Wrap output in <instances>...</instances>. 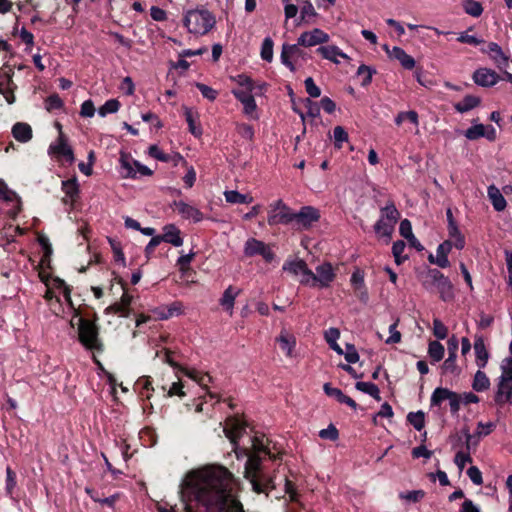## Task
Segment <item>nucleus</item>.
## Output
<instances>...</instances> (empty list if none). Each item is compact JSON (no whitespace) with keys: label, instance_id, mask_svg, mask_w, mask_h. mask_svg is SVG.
Returning <instances> with one entry per match:
<instances>
[{"label":"nucleus","instance_id":"58836bf2","mask_svg":"<svg viewBox=\"0 0 512 512\" xmlns=\"http://www.w3.org/2000/svg\"><path fill=\"white\" fill-rule=\"evenodd\" d=\"M501 374L499 380L512 383V357H506L500 364Z\"/></svg>","mask_w":512,"mask_h":512},{"label":"nucleus","instance_id":"13d9d810","mask_svg":"<svg viewBox=\"0 0 512 512\" xmlns=\"http://www.w3.org/2000/svg\"><path fill=\"white\" fill-rule=\"evenodd\" d=\"M374 73H375V70L366 65H361L357 70V74L359 76H363V80H362L363 86H367L368 84L371 83L372 76Z\"/></svg>","mask_w":512,"mask_h":512},{"label":"nucleus","instance_id":"6e6d98bb","mask_svg":"<svg viewBox=\"0 0 512 512\" xmlns=\"http://www.w3.org/2000/svg\"><path fill=\"white\" fill-rule=\"evenodd\" d=\"M433 334L438 339H445L448 335L447 327L438 319L433 320Z\"/></svg>","mask_w":512,"mask_h":512},{"label":"nucleus","instance_id":"5fc2aeb1","mask_svg":"<svg viewBox=\"0 0 512 512\" xmlns=\"http://www.w3.org/2000/svg\"><path fill=\"white\" fill-rule=\"evenodd\" d=\"M457 41L460 43H466V44H470L473 46H478V45L484 43L483 39H480L474 35L468 34V31L459 33V35L457 37Z\"/></svg>","mask_w":512,"mask_h":512},{"label":"nucleus","instance_id":"393cba45","mask_svg":"<svg viewBox=\"0 0 512 512\" xmlns=\"http://www.w3.org/2000/svg\"><path fill=\"white\" fill-rule=\"evenodd\" d=\"M477 445V441L473 442V436L469 433L466 434V451H458L454 458V463L458 467L460 471H462L467 463L472 462V457L470 456V447L471 445Z\"/></svg>","mask_w":512,"mask_h":512},{"label":"nucleus","instance_id":"0e129e2a","mask_svg":"<svg viewBox=\"0 0 512 512\" xmlns=\"http://www.w3.org/2000/svg\"><path fill=\"white\" fill-rule=\"evenodd\" d=\"M196 87L199 89L202 96L210 101H214L218 95V92L216 90L205 84L197 83Z\"/></svg>","mask_w":512,"mask_h":512},{"label":"nucleus","instance_id":"e2e57ef3","mask_svg":"<svg viewBox=\"0 0 512 512\" xmlns=\"http://www.w3.org/2000/svg\"><path fill=\"white\" fill-rule=\"evenodd\" d=\"M234 80L239 85L238 89L255 90L256 88L252 79L244 74L238 75Z\"/></svg>","mask_w":512,"mask_h":512},{"label":"nucleus","instance_id":"5701e85b","mask_svg":"<svg viewBox=\"0 0 512 512\" xmlns=\"http://www.w3.org/2000/svg\"><path fill=\"white\" fill-rule=\"evenodd\" d=\"M241 293V289L235 286H228L222 294V297L219 300V304L222 308L229 313V315L233 314L234 304L236 298Z\"/></svg>","mask_w":512,"mask_h":512},{"label":"nucleus","instance_id":"3c124183","mask_svg":"<svg viewBox=\"0 0 512 512\" xmlns=\"http://www.w3.org/2000/svg\"><path fill=\"white\" fill-rule=\"evenodd\" d=\"M261 57L263 60L268 62L273 59V41L269 37L265 38L262 43Z\"/></svg>","mask_w":512,"mask_h":512},{"label":"nucleus","instance_id":"72a5a7b5","mask_svg":"<svg viewBox=\"0 0 512 512\" xmlns=\"http://www.w3.org/2000/svg\"><path fill=\"white\" fill-rule=\"evenodd\" d=\"M394 224L385 220L384 217H381L375 224V232L378 236L386 238L388 241L391 238V235L394 231Z\"/></svg>","mask_w":512,"mask_h":512},{"label":"nucleus","instance_id":"c756f323","mask_svg":"<svg viewBox=\"0 0 512 512\" xmlns=\"http://www.w3.org/2000/svg\"><path fill=\"white\" fill-rule=\"evenodd\" d=\"M487 193L488 198L496 211L500 212L506 208L507 202L504 196L501 194L500 190L496 186L490 185L487 189Z\"/></svg>","mask_w":512,"mask_h":512},{"label":"nucleus","instance_id":"1a4fd4ad","mask_svg":"<svg viewBox=\"0 0 512 512\" xmlns=\"http://www.w3.org/2000/svg\"><path fill=\"white\" fill-rule=\"evenodd\" d=\"M335 272L330 263H323L316 267V272L312 271V278H309L308 286L325 288L334 281Z\"/></svg>","mask_w":512,"mask_h":512},{"label":"nucleus","instance_id":"49530a36","mask_svg":"<svg viewBox=\"0 0 512 512\" xmlns=\"http://www.w3.org/2000/svg\"><path fill=\"white\" fill-rule=\"evenodd\" d=\"M399 212L398 210L396 209L395 205L393 203H389L387 204L383 209H382V216L381 217H384L386 221L392 223V224H396V222L398 221L399 219Z\"/></svg>","mask_w":512,"mask_h":512},{"label":"nucleus","instance_id":"0eeeda50","mask_svg":"<svg viewBox=\"0 0 512 512\" xmlns=\"http://www.w3.org/2000/svg\"><path fill=\"white\" fill-rule=\"evenodd\" d=\"M120 173L123 178H137L139 176H151L153 171L134 160L130 155L121 153L120 155Z\"/></svg>","mask_w":512,"mask_h":512},{"label":"nucleus","instance_id":"052dcab7","mask_svg":"<svg viewBox=\"0 0 512 512\" xmlns=\"http://www.w3.org/2000/svg\"><path fill=\"white\" fill-rule=\"evenodd\" d=\"M238 134L247 140H252L254 137V130L253 127L246 123H240L236 126Z\"/></svg>","mask_w":512,"mask_h":512},{"label":"nucleus","instance_id":"412c9836","mask_svg":"<svg viewBox=\"0 0 512 512\" xmlns=\"http://www.w3.org/2000/svg\"><path fill=\"white\" fill-rule=\"evenodd\" d=\"M317 52L324 58L335 64L340 63V59L350 60V57L335 45L320 46Z\"/></svg>","mask_w":512,"mask_h":512},{"label":"nucleus","instance_id":"774afa93","mask_svg":"<svg viewBox=\"0 0 512 512\" xmlns=\"http://www.w3.org/2000/svg\"><path fill=\"white\" fill-rule=\"evenodd\" d=\"M149 155L159 161L168 162L169 155L165 154L157 145H151L148 151Z\"/></svg>","mask_w":512,"mask_h":512},{"label":"nucleus","instance_id":"a878e982","mask_svg":"<svg viewBox=\"0 0 512 512\" xmlns=\"http://www.w3.org/2000/svg\"><path fill=\"white\" fill-rule=\"evenodd\" d=\"M132 302V296L124 292L119 302H116L106 308L107 313H115L119 316L126 317L129 313V306Z\"/></svg>","mask_w":512,"mask_h":512},{"label":"nucleus","instance_id":"680f3d73","mask_svg":"<svg viewBox=\"0 0 512 512\" xmlns=\"http://www.w3.org/2000/svg\"><path fill=\"white\" fill-rule=\"evenodd\" d=\"M317 12L310 1L305 2L303 7L301 8V18L306 22H310V19L315 17Z\"/></svg>","mask_w":512,"mask_h":512},{"label":"nucleus","instance_id":"473e14b6","mask_svg":"<svg viewBox=\"0 0 512 512\" xmlns=\"http://www.w3.org/2000/svg\"><path fill=\"white\" fill-rule=\"evenodd\" d=\"M225 200L231 204H249L253 201V197L248 194H241L236 190H228L224 192Z\"/></svg>","mask_w":512,"mask_h":512},{"label":"nucleus","instance_id":"dca6fc26","mask_svg":"<svg viewBox=\"0 0 512 512\" xmlns=\"http://www.w3.org/2000/svg\"><path fill=\"white\" fill-rule=\"evenodd\" d=\"M174 207L178 214L186 220H192L193 222L197 223L203 220L204 215L203 213L194 205H191L189 203H186L182 200L180 201H174Z\"/></svg>","mask_w":512,"mask_h":512},{"label":"nucleus","instance_id":"4c0bfd02","mask_svg":"<svg viewBox=\"0 0 512 512\" xmlns=\"http://www.w3.org/2000/svg\"><path fill=\"white\" fill-rule=\"evenodd\" d=\"M489 386H490V380L487 377V375L484 372H482L481 370H478L474 376V380H473V384H472L473 389L477 392H481V391L487 390L489 388Z\"/></svg>","mask_w":512,"mask_h":512},{"label":"nucleus","instance_id":"e433bc0d","mask_svg":"<svg viewBox=\"0 0 512 512\" xmlns=\"http://www.w3.org/2000/svg\"><path fill=\"white\" fill-rule=\"evenodd\" d=\"M448 234L451 240L453 241L452 246H455L459 250L464 248L465 239L461 231L459 230L457 224L448 226Z\"/></svg>","mask_w":512,"mask_h":512},{"label":"nucleus","instance_id":"c85d7f7f","mask_svg":"<svg viewBox=\"0 0 512 512\" xmlns=\"http://www.w3.org/2000/svg\"><path fill=\"white\" fill-rule=\"evenodd\" d=\"M12 134L17 141L26 143L32 138V128L27 123L18 122L13 126Z\"/></svg>","mask_w":512,"mask_h":512},{"label":"nucleus","instance_id":"f257e3e1","mask_svg":"<svg viewBox=\"0 0 512 512\" xmlns=\"http://www.w3.org/2000/svg\"><path fill=\"white\" fill-rule=\"evenodd\" d=\"M235 486L233 475L223 466L210 465L189 473L184 488L190 497L186 512H244Z\"/></svg>","mask_w":512,"mask_h":512},{"label":"nucleus","instance_id":"423d86ee","mask_svg":"<svg viewBox=\"0 0 512 512\" xmlns=\"http://www.w3.org/2000/svg\"><path fill=\"white\" fill-rule=\"evenodd\" d=\"M293 210L279 199L269 205L267 222L270 226L288 225L292 223Z\"/></svg>","mask_w":512,"mask_h":512},{"label":"nucleus","instance_id":"a211bd4d","mask_svg":"<svg viewBox=\"0 0 512 512\" xmlns=\"http://www.w3.org/2000/svg\"><path fill=\"white\" fill-rule=\"evenodd\" d=\"M49 152L58 156H63L70 163L74 162L73 150L67 143L62 132H60L57 141L50 145Z\"/></svg>","mask_w":512,"mask_h":512},{"label":"nucleus","instance_id":"4d7b16f0","mask_svg":"<svg viewBox=\"0 0 512 512\" xmlns=\"http://www.w3.org/2000/svg\"><path fill=\"white\" fill-rule=\"evenodd\" d=\"M425 492L423 490H412L400 493L399 497L409 502H419L423 499Z\"/></svg>","mask_w":512,"mask_h":512},{"label":"nucleus","instance_id":"79ce46f5","mask_svg":"<svg viewBox=\"0 0 512 512\" xmlns=\"http://www.w3.org/2000/svg\"><path fill=\"white\" fill-rule=\"evenodd\" d=\"M135 385L142 397H145L147 399L150 398L153 388L152 382L149 377H141L140 379L137 380Z\"/></svg>","mask_w":512,"mask_h":512},{"label":"nucleus","instance_id":"4468645a","mask_svg":"<svg viewBox=\"0 0 512 512\" xmlns=\"http://www.w3.org/2000/svg\"><path fill=\"white\" fill-rule=\"evenodd\" d=\"M472 79L478 86L492 87L499 82L500 76L490 68L481 67L474 71Z\"/></svg>","mask_w":512,"mask_h":512},{"label":"nucleus","instance_id":"6e6552de","mask_svg":"<svg viewBox=\"0 0 512 512\" xmlns=\"http://www.w3.org/2000/svg\"><path fill=\"white\" fill-rule=\"evenodd\" d=\"M320 219V211L313 206H303L298 212L293 211L292 223L299 230L309 229Z\"/></svg>","mask_w":512,"mask_h":512},{"label":"nucleus","instance_id":"2f4dec72","mask_svg":"<svg viewBox=\"0 0 512 512\" xmlns=\"http://www.w3.org/2000/svg\"><path fill=\"white\" fill-rule=\"evenodd\" d=\"M474 351L476 355L477 366L482 369L486 366L489 359V353L486 349L484 340L479 337L474 342Z\"/></svg>","mask_w":512,"mask_h":512},{"label":"nucleus","instance_id":"9b49d317","mask_svg":"<svg viewBox=\"0 0 512 512\" xmlns=\"http://www.w3.org/2000/svg\"><path fill=\"white\" fill-rule=\"evenodd\" d=\"M481 52L486 54L498 69L505 70L509 67V56L496 42H489L485 48H481Z\"/></svg>","mask_w":512,"mask_h":512},{"label":"nucleus","instance_id":"f03ea898","mask_svg":"<svg viewBox=\"0 0 512 512\" xmlns=\"http://www.w3.org/2000/svg\"><path fill=\"white\" fill-rule=\"evenodd\" d=\"M223 431L232 443L236 457L238 459L247 457L244 474L251 483L252 489L257 493H262L273 488L274 485L272 484V479L263 474L260 469V463L263 457H276L271 451L270 440L263 434H255L254 436L249 437V446H240L238 441L243 437L246 429L243 423L236 418H228Z\"/></svg>","mask_w":512,"mask_h":512},{"label":"nucleus","instance_id":"f704fd0d","mask_svg":"<svg viewBox=\"0 0 512 512\" xmlns=\"http://www.w3.org/2000/svg\"><path fill=\"white\" fill-rule=\"evenodd\" d=\"M454 391H451L447 388L438 387L436 388L430 398V403L432 406H439L443 401H448L450 397L452 396V393Z\"/></svg>","mask_w":512,"mask_h":512},{"label":"nucleus","instance_id":"39448f33","mask_svg":"<svg viewBox=\"0 0 512 512\" xmlns=\"http://www.w3.org/2000/svg\"><path fill=\"white\" fill-rule=\"evenodd\" d=\"M78 334L80 342L87 349L102 351V343L98 338V328L92 321L80 318Z\"/></svg>","mask_w":512,"mask_h":512},{"label":"nucleus","instance_id":"cd10ccee","mask_svg":"<svg viewBox=\"0 0 512 512\" xmlns=\"http://www.w3.org/2000/svg\"><path fill=\"white\" fill-rule=\"evenodd\" d=\"M452 249V241L446 240L441 243L436 250L435 264L441 268H447L450 265L448 254Z\"/></svg>","mask_w":512,"mask_h":512},{"label":"nucleus","instance_id":"b1692460","mask_svg":"<svg viewBox=\"0 0 512 512\" xmlns=\"http://www.w3.org/2000/svg\"><path fill=\"white\" fill-rule=\"evenodd\" d=\"M161 242H167L175 247L183 245L181 231L173 224H168L163 227V235H158Z\"/></svg>","mask_w":512,"mask_h":512},{"label":"nucleus","instance_id":"f3484780","mask_svg":"<svg viewBox=\"0 0 512 512\" xmlns=\"http://www.w3.org/2000/svg\"><path fill=\"white\" fill-rule=\"evenodd\" d=\"M62 191L65 194L63 203L66 205L74 206L75 202L79 198V184L76 178H71L62 181Z\"/></svg>","mask_w":512,"mask_h":512},{"label":"nucleus","instance_id":"864d4df0","mask_svg":"<svg viewBox=\"0 0 512 512\" xmlns=\"http://www.w3.org/2000/svg\"><path fill=\"white\" fill-rule=\"evenodd\" d=\"M333 138L335 141V146L340 149L342 144L348 141V133L342 126H336L333 130Z\"/></svg>","mask_w":512,"mask_h":512},{"label":"nucleus","instance_id":"7c9ffc66","mask_svg":"<svg viewBox=\"0 0 512 512\" xmlns=\"http://www.w3.org/2000/svg\"><path fill=\"white\" fill-rule=\"evenodd\" d=\"M480 103L481 99L478 96L466 95L462 101L455 103L453 106L457 112L463 114L478 107Z\"/></svg>","mask_w":512,"mask_h":512},{"label":"nucleus","instance_id":"603ef678","mask_svg":"<svg viewBox=\"0 0 512 512\" xmlns=\"http://www.w3.org/2000/svg\"><path fill=\"white\" fill-rule=\"evenodd\" d=\"M241 104L243 105V112L245 115L249 116L252 119L258 118L256 114L257 105L254 97L250 99H244V101L241 102Z\"/></svg>","mask_w":512,"mask_h":512},{"label":"nucleus","instance_id":"a18cd8bd","mask_svg":"<svg viewBox=\"0 0 512 512\" xmlns=\"http://www.w3.org/2000/svg\"><path fill=\"white\" fill-rule=\"evenodd\" d=\"M407 419L416 430L421 431L424 428L425 415L422 411L410 412Z\"/></svg>","mask_w":512,"mask_h":512},{"label":"nucleus","instance_id":"f8f14e48","mask_svg":"<svg viewBox=\"0 0 512 512\" xmlns=\"http://www.w3.org/2000/svg\"><path fill=\"white\" fill-rule=\"evenodd\" d=\"M301 45L297 44H284L282 46L281 61L291 71H295V62L306 59V53L300 48Z\"/></svg>","mask_w":512,"mask_h":512},{"label":"nucleus","instance_id":"c9c22d12","mask_svg":"<svg viewBox=\"0 0 512 512\" xmlns=\"http://www.w3.org/2000/svg\"><path fill=\"white\" fill-rule=\"evenodd\" d=\"M355 388L363 393L370 395L377 401L381 400L379 388L372 382H357L355 384Z\"/></svg>","mask_w":512,"mask_h":512},{"label":"nucleus","instance_id":"2eb2a0df","mask_svg":"<svg viewBox=\"0 0 512 512\" xmlns=\"http://www.w3.org/2000/svg\"><path fill=\"white\" fill-rule=\"evenodd\" d=\"M283 270L288 271L294 275L301 276L300 282L308 286L309 278H312V270L307 267V264L303 260H295L286 262L283 265Z\"/></svg>","mask_w":512,"mask_h":512},{"label":"nucleus","instance_id":"bf43d9fd","mask_svg":"<svg viewBox=\"0 0 512 512\" xmlns=\"http://www.w3.org/2000/svg\"><path fill=\"white\" fill-rule=\"evenodd\" d=\"M405 246H406L405 242L401 241V240L393 243L392 253H393V256L395 258V262L397 265H400L404 260V258L401 255L405 250Z\"/></svg>","mask_w":512,"mask_h":512},{"label":"nucleus","instance_id":"ea45409f","mask_svg":"<svg viewBox=\"0 0 512 512\" xmlns=\"http://www.w3.org/2000/svg\"><path fill=\"white\" fill-rule=\"evenodd\" d=\"M184 115H185L186 121L188 123L189 131L191 132V134H193L196 137H200L202 135V129L197 124L194 112L189 108H185Z\"/></svg>","mask_w":512,"mask_h":512},{"label":"nucleus","instance_id":"ddd939ff","mask_svg":"<svg viewBox=\"0 0 512 512\" xmlns=\"http://www.w3.org/2000/svg\"><path fill=\"white\" fill-rule=\"evenodd\" d=\"M329 35L319 28L303 32L298 38V45L303 47H312L319 44L327 43Z\"/></svg>","mask_w":512,"mask_h":512},{"label":"nucleus","instance_id":"69168bd1","mask_svg":"<svg viewBox=\"0 0 512 512\" xmlns=\"http://www.w3.org/2000/svg\"><path fill=\"white\" fill-rule=\"evenodd\" d=\"M304 83L306 92L309 94L310 97L318 98L321 95L320 88L315 84L314 80L311 77H308Z\"/></svg>","mask_w":512,"mask_h":512},{"label":"nucleus","instance_id":"a19ab883","mask_svg":"<svg viewBox=\"0 0 512 512\" xmlns=\"http://www.w3.org/2000/svg\"><path fill=\"white\" fill-rule=\"evenodd\" d=\"M444 346L438 341L429 343L428 354L434 362H439L444 357Z\"/></svg>","mask_w":512,"mask_h":512},{"label":"nucleus","instance_id":"4be33fe9","mask_svg":"<svg viewBox=\"0 0 512 512\" xmlns=\"http://www.w3.org/2000/svg\"><path fill=\"white\" fill-rule=\"evenodd\" d=\"M276 342L279 344L281 350L285 353L287 357L294 356L296 338L293 334L289 333L285 329H282L280 334L276 338Z\"/></svg>","mask_w":512,"mask_h":512},{"label":"nucleus","instance_id":"7ed1b4c3","mask_svg":"<svg viewBox=\"0 0 512 512\" xmlns=\"http://www.w3.org/2000/svg\"><path fill=\"white\" fill-rule=\"evenodd\" d=\"M215 23V17L207 9H191L186 11L183 17L187 31L196 36L207 34Z\"/></svg>","mask_w":512,"mask_h":512},{"label":"nucleus","instance_id":"6ab92c4d","mask_svg":"<svg viewBox=\"0 0 512 512\" xmlns=\"http://www.w3.org/2000/svg\"><path fill=\"white\" fill-rule=\"evenodd\" d=\"M0 199L7 202L13 203L14 206L11 209L12 216H16L21 210L20 197L13 190L9 189L7 184L0 179Z\"/></svg>","mask_w":512,"mask_h":512},{"label":"nucleus","instance_id":"9d476101","mask_svg":"<svg viewBox=\"0 0 512 512\" xmlns=\"http://www.w3.org/2000/svg\"><path fill=\"white\" fill-rule=\"evenodd\" d=\"M244 254L247 257H254L260 255L266 262H271L275 255L271 247L261 240L256 238H249L244 244Z\"/></svg>","mask_w":512,"mask_h":512},{"label":"nucleus","instance_id":"338daca9","mask_svg":"<svg viewBox=\"0 0 512 512\" xmlns=\"http://www.w3.org/2000/svg\"><path fill=\"white\" fill-rule=\"evenodd\" d=\"M16 486V474L15 472L8 466L6 468V491L9 495L12 494L13 489Z\"/></svg>","mask_w":512,"mask_h":512},{"label":"nucleus","instance_id":"bb28decb","mask_svg":"<svg viewBox=\"0 0 512 512\" xmlns=\"http://www.w3.org/2000/svg\"><path fill=\"white\" fill-rule=\"evenodd\" d=\"M390 59L397 60L407 70L413 69L416 64L414 58L398 46H394L391 49Z\"/></svg>","mask_w":512,"mask_h":512},{"label":"nucleus","instance_id":"de8ad7c7","mask_svg":"<svg viewBox=\"0 0 512 512\" xmlns=\"http://www.w3.org/2000/svg\"><path fill=\"white\" fill-rule=\"evenodd\" d=\"M120 108V102L117 99L106 101L98 110L100 116L105 117L107 114L116 113Z\"/></svg>","mask_w":512,"mask_h":512},{"label":"nucleus","instance_id":"09e8293b","mask_svg":"<svg viewBox=\"0 0 512 512\" xmlns=\"http://www.w3.org/2000/svg\"><path fill=\"white\" fill-rule=\"evenodd\" d=\"M185 375L195 380L200 386L207 387L208 383L211 382V377L208 374H203L198 371H185Z\"/></svg>","mask_w":512,"mask_h":512},{"label":"nucleus","instance_id":"aec40b11","mask_svg":"<svg viewBox=\"0 0 512 512\" xmlns=\"http://www.w3.org/2000/svg\"><path fill=\"white\" fill-rule=\"evenodd\" d=\"M512 400V383L504 382L499 379L496 381V390L494 401L497 405L503 406Z\"/></svg>","mask_w":512,"mask_h":512},{"label":"nucleus","instance_id":"37998d69","mask_svg":"<svg viewBox=\"0 0 512 512\" xmlns=\"http://www.w3.org/2000/svg\"><path fill=\"white\" fill-rule=\"evenodd\" d=\"M7 78V88H0V93L4 96L5 100L8 104H13L15 102L14 90L16 89V85L13 80H11V74H6Z\"/></svg>","mask_w":512,"mask_h":512},{"label":"nucleus","instance_id":"c03bdc74","mask_svg":"<svg viewBox=\"0 0 512 512\" xmlns=\"http://www.w3.org/2000/svg\"><path fill=\"white\" fill-rule=\"evenodd\" d=\"M463 9L468 15L473 17H479L483 12L480 2L475 0H466L463 4Z\"/></svg>","mask_w":512,"mask_h":512},{"label":"nucleus","instance_id":"20e7f679","mask_svg":"<svg viewBox=\"0 0 512 512\" xmlns=\"http://www.w3.org/2000/svg\"><path fill=\"white\" fill-rule=\"evenodd\" d=\"M423 286L427 290L435 288L443 301H451L454 298V290L451 281L437 269H430L427 272Z\"/></svg>","mask_w":512,"mask_h":512},{"label":"nucleus","instance_id":"8fccbe9b","mask_svg":"<svg viewBox=\"0 0 512 512\" xmlns=\"http://www.w3.org/2000/svg\"><path fill=\"white\" fill-rule=\"evenodd\" d=\"M485 126L483 124H475L468 128L464 135L468 140H476L484 136Z\"/></svg>","mask_w":512,"mask_h":512}]
</instances>
